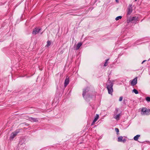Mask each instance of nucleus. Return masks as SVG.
Wrapping results in <instances>:
<instances>
[{"instance_id":"1","label":"nucleus","mask_w":150,"mask_h":150,"mask_svg":"<svg viewBox=\"0 0 150 150\" xmlns=\"http://www.w3.org/2000/svg\"><path fill=\"white\" fill-rule=\"evenodd\" d=\"M107 88L108 89V93L111 95L113 91L112 86L113 83L110 81H108L107 83Z\"/></svg>"},{"instance_id":"2","label":"nucleus","mask_w":150,"mask_h":150,"mask_svg":"<svg viewBox=\"0 0 150 150\" xmlns=\"http://www.w3.org/2000/svg\"><path fill=\"white\" fill-rule=\"evenodd\" d=\"M138 21V17L136 16L130 17L127 18V22L128 23L130 22H131L132 23H136Z\"/></svg>"},{"instance_id":"3","label":"nucleus","mask_w":150,"mask_h":150,"mask_svg":"<svg viewBox=\"0 0 150 150\" xmlns=\"http://www.w3.org/2000/svg\"><path fill=\"white\" fill-rule=\"evenodd\" d=\"M89 90V88L88 87H87L83 90V97L85 99L87 98V97H88L89 96L88 93Z\"/></svg>"},{"instance_id":"4","label":"nucleus","mask_w":150,"mask_h":150,"mask_svg":"<svg viewBox=\"0 0 150 150\" xmlns=\"http://www.w3.org/2000/svg\"><path fill=\"white\" fill-rule=\"evenodd\" d=\"M141 113L142 115H149L150 114V109H147L146 108H143L142 109Z\"/></svg>"},{"instance_id":"5","label":"nucleus","mask_w":150,"mask_h":150,"mask_svg":"<svg viewBox=\"0 0 150 150\" xmlns=\"http://www.w3.org/2000/svg\"><path fill=\"white\" fill-rule=\"evenodd\" d=\"M118 111V109L117 108L115 109V111L114 112V114L113 116L114 118L115 119L117 120H120V118L121 116L120 114H119L117 115H116Z\"/></svg>"},{"instance_id":"6","label":"nucleus","mask_w":150,"mask_h":150,"mask_svg":"<svg viewBox=\"0 0 150 150\" xmlns=\"http://www.w3.org/2000/svg\"><path fill=\"white\" fill-rule=\"evenodd\" d=\"M19 132V130H16L15 131L12 133L10 137V139L13 140Z\"/></svg>"},{"instance_id":"7","label":"nucleus","mask_w":150,"mask_h":150,"mask_svg":"<svg viewBox=\"0 0 150 150\" xmlns=\"http://www.w3.org/2000/svg\"><path fill=\"white\" fill-rule=\"evenodd\" d=\"M131 85L132 86L135 85L137 83V78L136 77L132 80L130 81Z\"/></svg>"},{"instance_id":"8","label":"nucleus","mask_w":150,"mask_h":150,"mask_svg":"<svg viewBox=\"0 0 150 150\" xmlns=\"http://www.w3.org/2000/svg\"><path fill=\"white\" fill-rule=\"evenodd\" d=\"M69 83V77L68 76H67L66 77V78L65 81L64 83V86L65 87H66L67 85Z\"/></svg>"},{"instance_id":"9","label":"nucleus","mask_w":150,"mask_h":150,"mask_svg":"<svg viewBox=\"0 0 150 150\" xmlns=\"http://www.w3.org/2000/svg\"><path fill=\"white\" fill-rule=\"evenodd\" d=\"M123 137L122 136H120L118 138V142H122L123 143H125L126 141V139H123Z\"/></svg>"},{"instance_id":"10","label":"nucleus","mask_w":150,"mask_h":150,"mask_svg":"<svg viewBox=\"0 0 150 150\" xmlns=\"http://www.w3.org/2000/svg\"><path fill=\"white\" fill-rule=\"evenodd\" d=\"M132 8L131 6L129 7L128 8V11L127 13V15H129L132 13Z\"/></svg>"},{"instance_id":"11","label":"nucleus","mask_w":150,"mask_h":150,"mask_svg":"<svg viewBox=\"0 0 150 150\" xmlns=\"http://www.w3.org/2000/svg\"><path fill=\"white\" fill-rule=\"evenodd\" d=\"M99 118V115L98 114H96L95 118H94V120H93L92 123V125H93L94 124L95 122L97 121V120Z\"/></svg>"},{"instance_id":"12","label":"nucleus","mask_w":150,"mask_h":150,"mask_svg":"<svg viewBox=\"0 0 150 150\" xmlns=\"http://www.w3.org/2000/svg\"><path fill=\"white\" fill-rule=\"evenodd\" d=\"M82 45V43L81 42H79V43H78L77 44V45L76 46V50H79V48Z\"/></svg>"},{"instance_id":"13","label":"nucleus","mask_w":150,"mask_h":150,"mask_svg":"<svg viewBox=\"0 0 150 150\" xmlns=\"http://www.w3.org/2000/svg\"><path fill=\"white\" fill-rule=\"evenodd\" d=\"M38 30V28L36 27L33 30L32 33L33 34H36L37 33V31Z\"/></svg>"},{"instance_id":"14","label":"nucleus","mask_w":150,"mask_h":150,"mask_svg":"<svg viewBox=\"0 0 150 150\" xmlns=\"http://www.w3.org/2000/svg\"><path fill=\"white\" fill-rule=\"evenodd\" d=\"M140 136L139 135H137L136 136H135L134 138V140L135 141H137L138 140L139 137Z\"/></svg>"},{"instance_id":"15","label":"nucleus","mask_w":150,"mask_h":150,"mask_svg":"<svg viewBox=\"0 0 150 150\" xmlns=\"http://www.w3.org/2000/svg\"><path fill=\"white\" fill-rule=\"evenodd\" d=\"M51 44V42L50 41H48L47 42V44L46 45V46L48 47L50 46Z\"/></svg>"},{"instance_id":"16","label":"nucleus","mask_w":150,"mask_h":150,"mask_svg":"<svg viewBox=\"0 0 150 150\" xmlns=\"http://www.w3.org/2000/svg\"><path fill=\"white\" fill-rule=\"evenodd\" d=\"M122 18V16H117V17L116 18H115V20L116 21H118V20L119 19H121Z\"/></svg>"},{"instance_id":"17","label":"nucleus","mask_w":150,"mask_h":150,"mask_svg":"<svg viewBox=\"0 0 150 150\" xmlns=\"http://www.w3.org/2000/svg\"><path fill=\"white\" fill-rule=\"evenodd\" d=\"M133 92L134 93L136 94H137L138 93V91L136 89H134L133 90Z\"/></svg>"},{"instance_id":"18","label":"nucleus","mask_w":150,"mask_h":150,"mask_svg":"<svg viewBox=\"0 0 150 150\" xmlns=\"http://www.w3.org/2000/svg\"><path fill=\"white\" fill-rule=\"evenodd\" d=\"M108 60H109L108 59H107L106 60V62H105L104 64V66L105 67L107 66V65H108L107 62H108Z\"/></svg>"},{"instance_id":"19","label":"nucleus","mask_w":150,"mask_h":150,"mask_svg":"<svg viewBox=\"0 0 150 150\" xmlns=\"http://www.w3.org/2000/svg\"><path fill=\"white\" fill-rule=\"evenodd\" d=\"M146 100L148 102L150 101V97H147L146 98Z\"/></svg>"},{"instance_id":"20","label":"nucleus","mask_w":150,"mask_h":150,"mask_svg":"<svg viewBox=\"0 0 150 150\" xmlns=\"http://www.w3.org/2000/svg\"><path fill=\"white\" fill-rule=\"evenodd\" d=\"M115 130L116 132L118 133L119 132V129L117 128H115Z\"/></svg>"},{"instance_id":"21","label":"nucleus","mask_w":150,"mask_h":150,"mask_svg":"<svg viewBox=\"0 0 150 150\" xmlns=\"http://www.w3.org/2000/svg\"><path fill=\"white\" fill-rule=\"evenodd\" d=\"M30 119L33 120L34 121H35L36 120L35 118H32V117H30Z\"/></svg>"},{"instance_id":"22","label":"nucleus","mask_w":150,"mask_h":150,"mask_svg":"<svg viewBox=\"0 0 150 150\" xmlns=\"http://www.w3.org/2000/svg\"><path fill=\"white\" fill-rule=\"evenodd\" d=\"M122 98H123L122 97V96L120 97V98L119 99V101H121L122 100Z\"/></svg>"},{"instance_id":"23","label":"nucleus","mask_w":150,"mask_h":150,"mask_svg":"<svg viewBox=\"0 0 150 150\" xmlns=\"http://www.w3.org/2000/svg\"><path fill=\"white\" fill-rule=\"evenodd\" d=\"M40 30V28H38V34H39V31Z\"/></svg>"},{"instance_id":"24","label":"nucleus","mask_w":150,"mask_h":150,"mask_svg":"<svg viewBox=\"0 0 150 150\" xmlns=\"http://www.w3.org/2000/svg\"><path fill=\"white\" fill-rule=\"evenodd\" d=\"M145 61H146V60H144L142 62V64H143V63H144V62H145Z\"/></svg>"},{"instance_id":"25","label":"nucleus","mask_w":150,"mask_h":150,"mask_svg":"<svg viewBox=\"0 0 150 150\" xmlns=\"http://www.w3.org/2000/svg\"><path fill=\"white\" fill-rule=\"evenodd\" d=\"M117 2V3L118 2V0H115Z\"/></svg>"},{"instance_id":"26","label":"nucleus","mask_w":150,"mask_h":150,"mask_svg":"<svg viewBox=\"0 0 150 150\" xmlns=\"http://www.w3.org/2000/svg\"><path fill=\"white\" fill-rule=\"evenodd\" d=\"M42 32L41 33H40V35H41V34H42Z\"/></svg>"},{"instance_id":"27","label":"nucleus","mask_w":150,"mask_h":150,"mask_svg":"<svg viewBox=\"0 0 150 150\" xmlns=\"http://www.w3.org/2000/svg\"><path fill=\"white\" fill-rule=\"evenodd\" d=\"M135 1H137V0H135Z\"/></svg>"},{"instance_id":"28","label":"nucleus","mask_w":150,"mask_h":150,"mask_svg":"<svg viewBox=\"0 0 150 150\" xmlns=\"http://www.w3.org/2000/svg\"><path fill=\"white\" fill-rule=\"evenodd\" d=\"M39 69H40V70H41V69H40V68H39Z\"/></svg>"},{"instance_id":"29","label":"nucleus","mask_w":150,"mask_h":150,"mask_svg":"<svg viewBox=\"0 0 150 150\" xmlns=\"http://www.w3.org/2000/svg\"><path fill=\"white\" fill-rule=\"evenodd\" d=\"M39 69H40V70H41V69H40V68H39Z\"/></svg>"},{"instance_id":"30","label":"nucleus","mask_w":150,"mask_h":150,"mask_svg":"<svg viewBox=\"0 0 150 150\" xmlns=\"http://www.w3.org/2000/svg\"><path fill=\"white\" fill-rule=\"evenodd\" d=\"M39 69H40V70H41V69H40V68H39Z\"/></svg>"}]
</instances>
